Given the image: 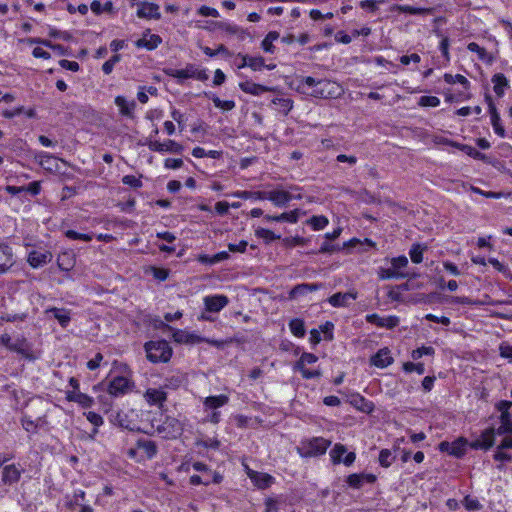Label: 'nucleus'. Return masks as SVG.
I'll list each match as a JSON object with an SVG mask.
<instances>
[{"label":"nucleus","mask_w":512,"mask_h":512,"mask_svg":"<svg viewBox=\"0 0 512 512\" xmlns=\"http://www.w3.org/2000/svg\"><path fill=\"white\" fill-rule=\"evenodd\" d=\"M257 237L262 238L267 243L280 239V235H276L273 231L265 228H258L255 231Z\"/></svg>","instance_id":"obj_39"},{"label":"nucleus","mask_w":512,"mask_h":512,"mask_svg":"<svg viewBox=\"0 0 512 512\" xmlns=\"http://www.w3.org/2000/svg\"><path fill=\"white\" fill-rule=\"evenodd\" d=\"M376 481V476L374 474H351L347 477V484L354 489H359L363 486L364 483H374Z\"/></svg>","instance_id":"obj_13"},{"label":"nucleus","mask_w":512,"mask_h":512,"mask_svg":"<svg viewBox=\"0 0 512 512\" xmlns=\"http://www.w3.org/2000/svg\"><path fill=\"white\" fill-rule=\"evenodd\" d=\"M440 104V99L436 96H422L419 99V105L423 107H437Z\"/></svg>","instance_id":"obj_53"},{"label":"nucleus","mask_w":512,"mask_h":512,"mask_svg":"<svg viewBox=\"0 0 512 512\" xmlns=\"http://www.w3.org/2000/svg\"><path fill=\"white\" fill-rule=\"evenodd\" d=\"M229 401L228 396L226 395H217V396H209L204 401V406L208 409H216L224 406Z\"/></svg>","instance_id":"obj_30"},{"label":"nucleus","mask_w":512,"mask_h":512,"mask_svg":"<svg viewBox=\"0 0 512 512\" xmlns=\"http://www.w3.org/2000/svg\"><path fill=\"white\" fill-rule=\"evenodd\" d=\"M58 266L63 271H69L73 267V264L67 253H64L58 257Z\"/></svg>","instance_id":"obj_58"},{"label":"nucleus","mask_w":512,"mask_h":512,"mask_svg":"<svg viewBox=\"0 0 512 512\" xmlns=\"http://www.w3.org/2000/svg\"><path fill=\"white\" fill-rule=\"evenodd\" d=\"M51 259H52V254L50 252L32 251L29 254L28 262L32 267L38 268V267H41L44 264L50 262Z\"/></svg>","instance_id":"obj_21"},{"label":"nucleus","mask_w":512,"mask_h":512,"mask_svg":"<svg viewBox=\"0 0 512 512\" xmlns=\"http://www.w3.org/2000/svg\"><path fill=\"white\" fill-rule=\"evenodd\" d=\"M393 363V358L390 356V350L388 348L380 349L374 356L371 358V364L379 367L385 368Z\"/></svg>","instance_id":"obj_17"},{"label":"nucleus","mask_w":512,"mask_h":512,"mask_svg":"<svg viewBox=\"0 0 512 512\" xmlns=\"http://www.w3.org/2000/svg\"><path fill=\"white\" fill-rule=\"evenodd\" d=\"M273 103L278 105L279 111L284 115H287L293 107V101L289 98H275Z\"/></svg>","instance_id":"obj_38"},{"label":"nucleus","mask_w":512,"mask_h":512,"mask_svg":"<svg viewBox=\"0 0 512 512\" xmlns=\"http://www.w3.org/2000/svg\"><path fill=\"white\" fill-rule=\"evenodd\" d=\"M357 294L346 292V293H335L329 297L328 301L333 307H346L349 304V300L356 299Z\"/></svg>","instance_id":"obj_20"},{"label":"nucleus","mask_w":512,"mask_h":512,"mask_svg":"<svg viewBox=\"0 0 512 512\" xmlns=\"http://www.w3.org/2000/svg\"><path fill=\"white\" fill-rule=\"evenodd\" d=\"M391 264L392 268L397 271L398 269L404 268L408 265V259L404 255L398 256L391 260Z\"/></svg>","instance_id":"obj_60"},{"label":"nucleus","mask_w":512,"mask_h":512,"mask_svg":"<svg viewBox=\"0 0 512 512\" xmlns=\"http://www.w3.org/2000/svg\"><path fill=\"white\" fill-rule=\"evenodd\" d=\"M308 223L314 230H321L328 224V219L325 216H313L309 219Z\"/></svg>","instance_id":"obj_44"},{"label":"nucleus","mask_w":512,"mask_h":512,"mask_svg":"<svg viewBox=\"0 0 512 512\" xmlns=\"http://www.w3.org/2000/svg\"><path fill=\"white\" fill-rule=\"evenodd\" d=\"M266 191H236L232 195L237 198L241 199H259V200H265V197L260 195H265Z\"/></svg>","instance_id":"obj_37"},{"label":"nucleus","mask_w":512,"mask_h":512,"mask_svg":"<svg viewBox=\"0 0 512 512\" xmlns=\"http://www.w3.org/2000/svg\"><path fill=\"white\" fill-rule=\"evenodd\" d=\"M323 287L321 283H302L294 286L289 292L290 299H296L306 295L308 292H314Z\"/></svg>","instance_id":"obj_14"},{"label":"nucleus","mask_w":512,"mask_h":512,"mask_svg":"<svg viewBox=\"0 0 512 512\" xmlns=\"http://www.w3.org/2000/svg\"><path fill=\"white\" fill-rule=\"evenodd\" d=\"M115 104L119 107L120 114L129 118H133V110L136 107L135 101L128 102L125 97L117 96Z\"/></svg>","instance_id":"obj_25"},{"label":"nucleus","mask_w":512,"mask_h":512,"mask_svg":"<svg viewBox=\"0 0 512 512\" xmlns=\"http://www.w3.org/2000/svg\"><path fill=\"white\" fill-rule=\"evenodd\" d=\"M329 446L330 441L322 437H316L304 442L299 450L302 456L313 457L324 454Z\"/></svg>","instance_id":"obj_3"},{"label":"nucleus","mask_w":512,"mask_h":512,"mask_svg":"<svg viewBox=\"0 0 512 512\" xmlns=\"http://www.w3.org/2000/svg\"><path fill=\"white\" fill-rule=\"evenodd\" d=\"M215 25L218 30L225 32L226 34H229V35L240 34V37L244 38V31L237 25H233V24H230L227 22H217Z\"/></svg>","instance_id":"obj_34"},{"label":"nucleus","mask_w":512,"mask_h":512,"mask_svg":"<svg viewBox=\"0 0 512 512\" xmlns=\"http://www.w3.org/2000/svg\"><path fill=\"white\" fill-rule=\"evenodd\" d=\"M444 81L447 83V84H454V83H460L461 85H463L465 88H467L469 86V81L467 80L466 77H464L463 75L461 74H456V75H452V74H445L444 75Z\"/></svg>","instance_id":"obj_42"},{"label":"nucleus","mask_w":512,"mask_h":512,"mask_svg":"<svg viewBox=\"0 0 512 512\" xmlns=\"http://www.w3.org/2000/svg\"><path fill=\"white\" fill-rule=\"evenodd\" d=\"M21 477L20 470L14 465H7L3 468L2 481L4 484L11 485L19 481Z\"/></svg>","instance_id":"obj_23"},{"label":"nucleus","mask_w":512,"mask_h":512,"mask_svg":"<svg viewBox=\"0 0 512 512\" xmlns=\"http://www.w3.org/2000/svg\"><path fill=\"white\" fill-rule=\"evenodd\" d=\"M137 6L138 9L136 14L139 18L156 20L161 18V13L159 11V6L157 4L141 2L138 3Z\"/></svg>","instance_id":"obj_10"},{"label":"nucleus","mask_w":512,"mask_h":512,"mask_svg":"<svg viewBox=\"0 0 512 512\" xmlns=\"http://www.w3.org/2000/svg\"><path fill=\"white\" fill-rule=\"evenodd\" d=\"M136 447L143 450L146 457L149 459L153 458L157 453V445L151 440L140 439L137 441Z\"/></svg>","instance_id":"obj_27"},{"label":"nucleus","mask_w":512,"mask_h":512,"mask_svg":"<svg viewBox=\"0 0 512 512\" xmlns=\"http://www.w3.org/2000/svg\"><path fill=\"white\" fill-rule=\"evenodd\" d=\"M467 49L471 52H475L478 55V58L488 64H491L494 61V57L486 51L485 48L479 46L475 42H471L467 45Z\"/></svg>","instance_id":"obj_28"},{"label":"nucleus","mask_w":512,"mask_h":512,"mask_svg":"<svg viewBox=\"0 0 512 512\" xmlns=\"http://www.w3.org/2000/svg\"><path fill=\"white\" fill-rule=\"evenodd\" d=\"M147 359L152 363H166L172 357V348L165 340L148 341L144 345Z\"/></svg>","instance_id":"obj_2"},{"label":"nucleus","mask_w":512,"mask_h":512,"mask_svg":"<svg viewBox=\"0 0 512 512\" xmlns=\"http://www.w3.org/2000/svg\"><path fill=\"white\" fill-rule=\"evenodd\" d=\"M318 360L317 356L312 353H303L295 364V368L305 367L306 364H313Z\"/></svg>","instance_id":"obj_48"},{"label":"nucleus","mask_w":512,"mask_h":512,"mask_svg":"<svg viewBox=\"0 0 512 512\" xmlns=\"http://www.w3.org/2000/svg\"><path fill=\"white\" fill-rule=\"evenodd\" d=\"M164 72L166 75L173 78H177L180 80L188 79L194 77L195 65L187 64V66L184 69L167 68L164 70Z\"/></svg>","instance_id":"obj_19"},{"label":"nucleus","mask_w":512,"mask_h":512,"mask_svg":"<svg viewBox=\"0 0 512 512\" xmlns=\"http://www.w3.org/2000/svg\"><path fill=\"white\" fill-rule=\"evenodd\" d=\"M121 57L119 54H115L113 55L109 60H107L103 65H102V70L103 72L106 74V75H109L112 71H113V68L115 66L116 63H118L120 61Z\"/></svg>","instance_id":"obj_52"},{"label":"nucleus","mask_w":512,"mask_h":512,"mask_svg":"<svg viewBox=\"0 0 512 512\" xmlns=\"http://www.w3.org/2000/svg\"><path fill=\"white\" fill-rule=\"evenodd\" d=\"M499 352L503 358L512 359V345H510L509 343H501L499 346Z\"/></svg>","instance_id":"obj_64"},{"label":"nucleus","mask_w":512,"mask_h":512,"mask_svg":"<svg viewBox=\"0 0 512 512\" xmlns=\"http://www.w3.org/2000/svg\"><path fill=\"white\" fill-rule=\"evenodd\" d=\"M133 388V383L123 376L113 378L108 385V393L114 397L122 396Z\"/></svg>","instance_id":"obj_5"},{"label":"nucleus","mask_w":512,"mask_h":512,"mask_svg":"<svg viewBox=\"0 0 512 512\" xmlns=\"http://www.w3.org/2000/svg\"><path fill=\"white\" fill-rule=\"evenodd\" d=\"M289 328L296 337H303L305 335L304 322L299 318L292 319L289 323Z\"/></svg>","instance_id":"obj_35"},{"label":"nucleus","mask_w":512,"mask_h":512,"mask_svg":"<svg viewBox=\"0 0 512 512\" xmlns=\"http://www.w3.org/2000/svg\"><path fill=\"white\" fill-rule=\"evenodd\" d=\"M492 82L494 84V92L497 96L501 97L504 94V89L508 86L506 77L502 73H497L492 77Z\"/></svg>","instance_id":"obj_33"},{"label":"nucleus","mask_w":512,"mask_h":512,"mask_svg":"<svg viewBox=\"0 0 512 512\" xmlns=\"http://www.w3.org/2000/svg\"><path fill=\"white\" fill-rule=\"evenodd\" d=\"M347 452L346 447L342 444H336L331 450L330 455L334 463H341L342 456Z\"/></svg>","instance_id":"obj_43"},{"label":"nucleus","mask_w":512,"mask_h":512,"mask_svg":"<svg viewBox=\"0 0 512 512\" xmlns=\"http://www.w3.org/2000/svg\"><path fill=\"white\" fill-rule=\"evenodd\" d=\"M159 434L164 438L174 439L182 434L183 427L181 422L174 417H166L161 425L157 427Z\"/></svg>","instance_id":"obj_4"},{"label":"nucleus","mask_w":512,"mask_h":512,"mask_svg":"<svg viewBox=\"0 0 512 512\" xmlns=\"http://www.w3.org/2000/svg\"><path fill=\"white\" fill-rule=\"evenodd\" d=\"M247 476L253 482V484L259 489H267L274 482L275 478L270 474L258 472L250 469L248 466L245 467Z\"/></svg>","instance_id":"obj_7"},{"label":"nucleus","mask_w":512,"mask_h":512,"mask_svg":"<svg viewBox=\"0 0 512 512\" xmlns=\"http://www.w3.org/2000/svg\"><path fill=\"white\" fill-rule=\"evenodd\" d=\"M501 426L498 428L499 433H506L512 431V417L510 412L503 413L500 416Z\"/></svg>","instance_id":"obj_41"},{"label":"nucleus","mask_w":512,"mask_h":512,"mask_svg":"<svg viewBox=\"0 0 512 512\" xmlns=\"http://www.w3.org/2000/svg\"><path fill=\"white\" fill-rule=\"evenodd\" d=\"M164 148L165 152H171L176 154H180L183 151V146L175 142L174 140H167L166 142H164Z\"/></svg>","instance_id":"obj_56"},{"label":"nucleus","mask_w":512,"mask_h":512,"mask_svg":"<svg viewBox=\"0 0 512 512\" xmlns=\"http://www.w3.org/2000/svg\"><path fill=\"white\" fill-rule=\"evenodd\" d=\"M394 11L402 12V13H409L413 15H425V14H431L433 12L432 8H416L408 5H395L393 7Z\"/></svg>","instance_id":"obj_31"},{"label":"nucleus","mask_w":512,"mask_h":512,"mask_svg":"<svg viewBox=\"0 0 512 512\" xmlns=\"http://www.w3.org/2000/svg\"><path fill=\"white\" fill-rule=\"evenodd\" d=\"M403 370L408 373L415 371L419 375H422L425 372V366L423 363L406 362L403 364Z\"/></svg>","instance_id":"obj_47"},{"label":"nucleus","mask_w":512,"mask_h":512,"mask_svg":"<svg viewBox=\"0 0 512 512\" xmlns=\"http://www.w3.org/2000/svg\"><path fill=\"white\" fill-rule=\"evenodd\" d=\"M65 236L69 239H72V240H82V241H85V242H89L92 240L93 238V234H83V233H78L74 230H67L65 232Z\"/></svg>","instance_id":"obj_49"},{"label":"nucleus","mask_w":512,"mask_h":512,"mask_svg":"<svg viewBox=\"0 0 512 512\" xmlns=\"http://www.w3.org/2000/svg\"><path fill=\"white\" fill-rule=\"evenodd\" d=\"M301 83L313 88L311 96L317 98H336L341 94V87L338 83L327 79H316L311 76L303 77Z\"/></svg>","instance_id":"obj_1"},{"label":"nucleus","mask_w":512,"mask_h":512,"mask_svg":"<svg viewBox=\"0 0 512 512\" xmlns=\"http://www.w3.org/2000/svg\"><path fill=\"white\" fill-rule=\"evenodd\" d=\"M229 303L225 295L206 296L204 298L205 309L208 312L218 313Z\"/></svg>","instance_id":"obj_9"},{"label":"nucleus","mask_w":512,"mask_h":512,"mask_svg":"<svg viewBox=\"0 0 512 512\" xmlns=\"http://www.w3.org/2000/svg\"><path fill=\"white\" fill-rule=\"evenodd\" d=\"M279 38V33L276 31H270L261 42V48L267 53H274L275 46L274 41Z\"/></svg>","instance_id":"obj_32"},{"label":"nucleus","mask_w":512,"mask_h":512,"mask_svg":"<svg viewBox=\"0 0 512 512\" xmlns=\"http://www.w3.org/2000/svg\"><path fill=\"white\" fill-rule=\"evenodd\" d=\"M407 274L403 272H397L393 268L381 269L379 273V277L381 279H391V278H405Z\"/></svg>","instance_id":"obj_45"},{"label":"nucleus","mask_w":512,"mask_h":512,"mask_svg":"<svg viewBox=\"0 0 512 512\" xmlns=\"http://www.w3.org/2000/svg\"><path fill=\"white\" fill-rule=\"evenodd\" d=\"M145 398L149 404L162 405V403L166 400V393L162 390L148 389L145 393Z\"/></svg>","instance_id":"obj_29"},{"label":"nucleus","mask_w":512,"mask_h":512,"mask_svg":"<svg viewBox=\"0 0 512 512\" xmlns=\"http://www.w3.org/2000/svg\"><path fill=\"white\" fill-rule=\"evenodd\" d=\"M173 338L177 343L196 344V343H202V342L206 341L212 345L219 346V343L216 340H212V341L206 340L205 338H203L199 335L189 333V332H186L183 330H176L173 333Z\"/></svg>","instance_id":"obj_8"},{"label":"nucleus","mask_w":512,"mask_h":512,"mask_svg":"<svg viewBox=\"0 0 512 512\" xmlns=\"http://www.w3.org/2000/svg\"><path fill=\"white\" fill-rule=\"evenodd\" d=\"M12 265V249L7 245H0V273L6 272Z\"/></svg>","instance_id":"obj_22"},{"label":"nucleus","mask_w":512,"mask_h":512,"mask_svg":"<svg viewBox=\"0 0 512 512\" xmlns=\"http://www.w3.org/2000/svg\"><path fill=\"white\" fill-rule=\"evenodd\" d=\"M86 418H87V420H88L91 424H93V425H94V426H96V427H98V426H100V425H102V424H103V418H102V416H101L100 414L96 413V412H92V411L88 412V413L86 414Z\"/></svg>","instance_id":"obj_62"},{"label":"nucleus","mask_w":512,"mask_h":512,"mask_svg":"<svg viewBox=\"0 0 512 512\" xmlns=\"http://www.w3.org/2000/svg\"><path fill=\"white\" fill-rule=\"evenodd\" d=\"M239 87L243 92L251 94V95H255V96L261 95L264 92L272 90L270 87L254 83L252 81L241 82L239 84Z\"/></svg>","instance_id":"obj_24"},{"label":"nucleus","mask_w":512,"mask_h":512,"mask_svg":"<svg viewBox=\"0 0 512 512\" xmlns=\"http://www.w3.org/2000/svg\"><path fill=\"white\" fill-rule=\"evenodd\" d=\"M480 439L482 440L485 449H489L494 444V431L492 429L485 430Z\"/></svg>","instance_id":"obj_54"},{"label":"nucleus","mask_w":512,"mask_h":512,"mask_svg":"<svg viewBox=\"0 0 512 512\" xmlns=\"http://www.w3.org/2000/svg\"><path fill=\"white\" fill-rule=\"evenodd\" d=\"M394 457L389 449H382L379 453V463L382 467H389Z\"/></svg>","instance_id":"obj_46"},{"label":"nucleus","mask_w":512,"mask_h":512,"mask_svg":"<svg viewBox=\"0 0 512 512\" xmlns=\"http://www.w3.org/2000/svg\"><path fill=\"white\" fill-rule=\"evenodd\" d=\"M11 351H15L20 354H26L27 352V343L24 338L22 339H16L14 342H12V346H10Z\"/></svg>","instance_id":"obj_55"},{"label":"nucleus","mask_w":512,"mask_h":512,"mask_svg":"<svg viewBox=\"0 0 512 512\" xmlns=\"http://www.w3.org/2000/svg\"><path fill=\"white\" fill-rule=\"evenodd\" d=\"M151 270L153 277L159 281H165L168 278L169 271L165 268L152 267Z\"/></svg>","instance_id":"obj_61"},{"label":"nucleus","mask_w":512,"mask_h":512,"mask_svg":"<svg viewBox=\"0 0 512 512\" xmlns=\"http://www.w3.org/2000/svg\"><path fill=\"white\" fill-rule=\"evenodd\" d=\"M298 215H299V211L297 209H295L290 212H284L277 216L265 215L264 219L266 221H276V222L286 221L289 223H296L298 221Z\"/></svg>","instance_id":"obj_26"},{"label":"nucleus","mask_w":512,"mask_h":512,"mask_svg":"<svg viewBox=\"0 0 512 512\" xmlns=\"http://www.w3.org/2000/svg\"><path fill=\"white\" fill-rule=\"evenodd\" d=\"M426 249V246H422L418 243L413 244L409 255L413 263L419 264L423 261V252Z\"/></svg>","instance_id":"obj_36"},{"label":"nucleus","mask_w":512,"mask_h":512,"mask_svg":"<svg viewBox=\"0 0 512 512\" xmlns=\"http://www.w3.org/2000/svg\"><path fill=\"white\" fill-rule=\"evenodd\" d=\"M265 199L273 202L274 205L278 207H284L288 202L291 201L292 195L283 190H274L265 192V195H262Z\"/></svg>","instance_id":"obj_12"},{"label":"nucleus","mask_w":512,"mask_h":512,"mask_svg":"<svg viewBox=\"0 0 512 512\" xmlns=\"http://www.w3.org/2000/svg\"><path fill=\"white\" fill-rule=\"evenodd\" d=\"M59 65L62 68L70 70V71H73V72L78 71L79 68H80L78 62H76V61H69V60H66V59L60 60L59 61Z\"/></svg>","instance_id":"obj_63"},{"label":"nucleus","mask_w":512,"mask_h":512,"mask_svg":"<svg viewBox=\"0 0 512 512\" xmlns=\"http://www.w3.org/2000/svg\"><path fill=\"white\" fill-rule=\"evenodd\" d=\"M434 348L431 346H422L412 351L411 357L414 360L421 358L423 355H433Z\"/></svg>","instance_id":"obj_51"},{"label":"nucleus","mask_w":512,"mask_h":512,"mask_svg":"<svg viewBox=\"0 0 512 512\" xmlns=\"http://www.w3.org/2000/svg\"><path fill=\"white\" fill-rule=\"evenodd\" d=\"M238 57L243 59V64L238 65V68L240 69L244 67H249L254 71H259L265 66L264 58L261 56L252 57L247 54L239 53Z\"/></svg>","instance_id":"obj_18"},{"label":"nucleus","mask_w":512,"mask_h":512,"mask_svg":"<svg viewBox=\"0 0 512 512\" xmlns=\"http://www.w3.org/2000/svg\"><path fill=\"white\" fill-rule=\"evenodd\" d=\"M49 312L53 314L54 318L58 320L59 324L62 327H66L70 321L69 314L67 312H65L64 310H61L58 308H53V309L49 310Z\"/></svg>","instance_id":"obj_40"},{"label":"nucleus","mask_w":512,"mask_h":512,"mask_svg":"<svg viewBox=\"0 0 512 512\" xmlns=\"http://www.w3.org/2000/svg\"><path fill=\"white\" fill-rule=\"evenodd\" d=\"M467 445L468 441L465 438L460 437L453 442H441L439 444V449L442 452H447L450 455L460 458L465 454Z\"/></svg>","instance_id":"obj_6"},{"label":"nucleus","mask_w":512,"mask_h":512,"mask_svg":"<svg viewBox=\"0 0 512 512\" xmlns=\"http://www.w3.org/2000/svg\"><path fill=\"white\" fill-rule=\"evenodd\" d=\"M162 43V38L157 34H150V30L147 29L142 38L135 42L137 48H145L147 50L156 49Z\"/></svg>","instance_id":"obj_11"},{"label":"nucleus","mask_w":512,"mask_h":512,"mask_svg":"<svg viewBox=\"0 0 512 512\" xmlns=\"http://www.w3.org/2000/svg\"><path fill=\"white\" fill-rule=\"evenodd\" d=\"M295 369L300 371L302 374V377L305 379L319 378L321 376V372L319 370H309L302 366L300 368H295Z\"/></svg>","instance_id":"obj_59"},{"label":"nucleus","mask_w":512,"mask_h":512,"mask_svg":"<svg viewBox=\"0 0 512 512\" xmlns=\"http://www.w3.org/2000/svg\"><path fill=\"white\" fill-rule=\"evenodd\" d=\"M486 100L488 101L489 113L491 116V124L493 126L495 133L498 134L500 137H505V129L500 124V115L497 112V109L492 101V98L490 96H486Z\"/></svg>","instance_id":"obj_15"},{"label":"nucleus","mask_w":512,"mask_h":512,"mask_svg":"<svg viewBox=\"0 0 512 512\" xmlns=\"http://www.w3.org/2000/svg\"><path fill=\"white\" fill-rule=\"evenodd\" d=\"M66 399L78 403L83 408H90L94 403L92 397L79 391H67Z\"/></svg>","instance_id":"obj_16"},{"label":"nucleus","mask_w":512,"mask_h":512,"mask_svg":"<svg viewBox=\"0 0 512 512\" xmlns=\"http://www.w3.org/2000/svg\"><path fill=\"white\" fill-rule=\"evenodd\" d=\"M122 182L125 185H128L132 188H140L142 187L141 178L135 177L134 175H126L122 178Z\"/></svg>","instance_id":"obj_57"},{"label":"nucleus","mask_w":512,"mask_h":512,"mask_svg":"<svg viewBox=\"0 0 512 512\" xmlns=\"http://www.w3.org/2000/svg\"><path fill=\"white\" fill-rule=\"evenodd\" d=\"M401 289L407 290L408 289V285L407 284H402V285H398V286H395V287H391L390 290L387 293V296L391 300H393V301H400L401 298H402V295L400 293Z\"/></svg>","instance_id":"obj_50"}]
</instances>
